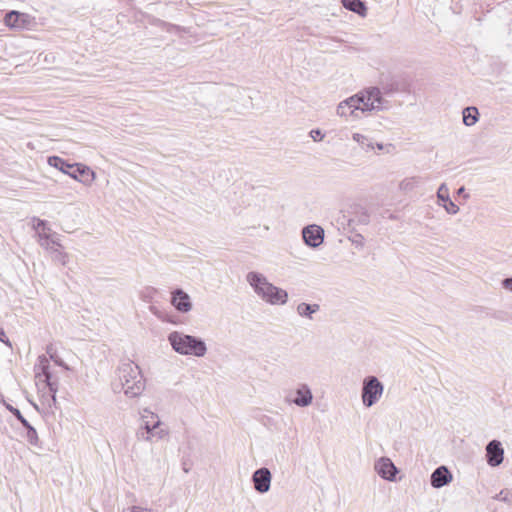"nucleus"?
I'll use <instances>...</instances> for the list:
<instances>
[{
  "instance_id": "1",
  "label": "nucleus",
  "mask_w": 512,
  "mask_h": 512,
  "mask_svg": "<svg viewBox=\"0 0 512 512\" xmlns=\"http://www.w3.org/2000/svg\"><path fill=\"white\" fill-rule=\"evenodd\" d=\"M384 109V99L379 88L370 87L343 101L336 108V114L341 118L359 119L365 112Z\"/></svg>"
},
{
  "instance_id": "2",
  "label": "nucleus",
  "mask_w": 512,
  "mask_h": 512,
  "mask_svg": "<svg viewBox=\"0 0 512 512\" xmlns=\"http://www.w3.org/2000/svg\"><path fill=\"white\" fill-rule=\"evenodd\" d=\"M246 281L254 293L270 305H285L288 301L286 290L273 285L262 273L251 271L246 275Z\"/></svg>"
},
{
  "instance_id": "3",
  "label": "nucleus",
  "mask_w": 512,
  "mask_h": 512,
  "mask_svg": "<svg viewBox=\"0 0 512 512\" xmlns=\"http://www.w3.org/2000/svg\"><path fill=\"white\" fill-rule=\"evenodd\" d=\"M121 389L127 397L135 398L142 394L145 389V381L141 370L132 361H125L120 364L117 370Z\"/></svg>"
},
{
  "instance_id": "4",
  "label": "nucleus",
  "mask_w": 512,
  "mask_h": 512,
  "mask_svg": "<svg viewBox=\"0 0 512 512\" xmlns=\"http://www.w3.org/2000/svg\"><path fill=\"white\" fill-rule=\"evenodd\" d=\"M168 341L173 350L181 355L203 357L207 352V346L203 340L183 332H171L168 335Z\"/></svg>"
},
{
  "instance_id": "5",
  "label": "nucleus",
  "mask_w": 512,
  "mask_h": 512,
  "mask_svg": "<svg viewBox=\"0 0 512 512\" xmlns=\"http://www.w3.org/2000/svg\"><path fill=\"white\" fill-rule=\"evenodd\" d=\"M51 167H54L64 174L69 175L72 179L82 183L85 186H91L96 179L95 172L82 163L69 164L58 156H50L47 160Z\"/></svg>"
},
{
  "instance_id": "6",
  "label": "nucleus",
  "mask_w": 512,
  "mask_h": 512,
  "mask_svg": "<svg viewBox=\"0 0 512 512\" xmlns=\"http://www.w3.org/2000/svg\"><path fill=\"white\" fill-rule=\"evenodd\" d=\"M35 365V377L37 382H43L48 387L49 393L42 395V402L48 407L56 404V393L58 391V381L53 379L49 371V360L45 355H40Z\"/></svg>"
},
{
  "instance_id": "7",
  "label": "nucleus",
  "mask_w": 512,
  "mask_h": 512,
  "mask_svg": "<svg viewBox=\"0 0 512 512\" xmlns=\"http://www.w3.org/2000/svg\"><path fill=\"white\" fill-rule=\"evenodd\" d=\"M384 385L375 376H368L363 380L361 398L364 406L372 407L381 398Z\"/></svg>"
},
{
  "instance_id": "8",
  "label": "nucleus",
  "mask_w": 512,
  "mask_h": 512,
  "mask_svg": "<svg viewBox=\"0 0 512 512\" xmlns=\"http://www.w3.org/2000/svg\"><path fill=\"white\" fill-rule=\"evenodd\" d=\"M169 435V429L167 426L161 421L157 420L156 424H148L141 425V427L136 432V437L138 440L146 441V442H154L165 439Z\"/></svg>"
},
{
  "instance_id": "9",
  "label": "nucleus",
  "mask_w": 512,
  "mask_h": 512,
  "mask_svg": "<svg viewBox=\"0 0 512 512\" xmlns=\"http://www.w3.org/2000/svg\"><path fill=\"white\" fill-rule=\"evenodd\" d=\"M4 23L9 28L30 29L34 25L35 19L27 13L12 10L5 15Z\"/></svg>"
},
{
  "instance_id": "10",
  "label": "nucleus",
  "mask_w": 512,
  "mask_h": 512,
  "mask_svg": "<svg viewBox=\"0 0 512 512\" xmlns=\"http://www.w3.org/2000/svg\"><path fill=\"white\" fill-rule=\"evenodd\" d=\"M304 243L311 247H319L324 240V230L316 224L308 225L302 230Z\"/></svg>"
},
{
  "instance_id": "11",
  "label": "nucleus",
  "mask_w": 512,
  "mask_h": 512,
  "mask_svg": "<svg viewBox=\"0 0 512 512\" xmlns=\"http://www.w3.org/2000/svg\"><path fill=\"white\" fill-rule=\"evenodd\" d=\"M272 475L268 468L262 467L257 469L252 475L254 489L264 494L270 490Z\"/></svg>"
},
{
  "instance_id": "12",
  "label": "nucleus",
  "mask_w": 512,
  "mask_h": 512,
  "mask_svg": "<svg viewBox=\"0 0 512 512\" xmlns=\"http://www.w3.org/2000/svg\"><path fill=\"white\" fill-rule=\"evenodd\" d=\"M171 304L181 313H188L192 309L191 298L182 289H176L171 293Z\"/></svg>"
},
{
  "instance_id": "13",
  "label": "nucleus",
  "mask_w": 512,
  "mask_h": 512,
  "mask_svg": "<svg viewBox=\"0 0 512 512\" xmlns=\"http://www.w3.org/2000/svg\"><path fill=\"white\" fill-rule=\"evenodd\" d=\"M487 463L492 466H498L503 462L504 450L501 443L497 440H492L486 446Z\"/></svg>"
},
{
  "instance_id": "14",
  "label": "nucleus",
  "mask_w": 512,
  "mask_h": 512,
  "mask_svg": "<svg viewBox=\"0 0 512 512\" xmlns=\"http://www.w3.org/2000/svg\"><path fill=\"white\" fill-rule=\"evenodd\" d=\"M294 394L295 397L292 399H287V401L295 404L298 407H307L313 401L312 391L307 384H299Z\"/></svg>"
},
{
  "instance_id": "15",
  "label": "nucleus",
  "mask_w": 512,
  "mask_h": 512,
  "mask_svg": "<svg viewBox=\"0 0 512 512\" xmlns=\"http://www.w3.org/2000/svg\"><path fill=\"white\" fill-rule=\"evenodd\" d=\"M453 479V476L446 466H439L431 474L430 482L434 488H441L448 485Z\"/></svg>"
},
{
  "instance_id": "16",
  "label": "nucleus",
  "mask_w": 512,
  "mask_h": 512,
  "mask_svg": "<svg viewBox=\"0 0 512 512\" xmlns=\"http://www.w3.org/2000/svg\"><path fill=\"white\" fill-rule=\"evenodd\" d=\"M375 470L384 479L392 481L397 473V468L389 458L382 457L375 463Z\"/></svg>"
},
{
  "instance_id": "17",
  "label": "nucleus",
  "mask_w": 512,
  "mask_h": 512,
  "mask_svg": "<svg viewBox=\"0 0 512 512\" xmlns=\"http://www.w3.org/2000/svg\"><path fill=\"white\" fill-rule=\"evenodd\" d=\"M437 198L444 202L443 207L448 214L455 215L459 212V207L450 199L449 189L445 183H442L437 190Z\"/></svg>"
},
{
  "instance_id": "18",
  "label": "nucleus",
  "mask_w": 512,
  "mask_h": 512,
  "mask_svg": "<svg viewBox=\"0 0 512 512\" xmlns=\"http://www.w3.org/2000/svg\"><path fill=\"white\" fill-rule=\"evenodd\" d=\"M320 310V305L317 303H299L296 307L297 314L302 318L313 320V315Z\"/></svg>"
},
{
  "instance_id": "19",
  "label": "nucleus",
  "mask_w": 512,
  "mask_h": 512,
  "mask_svg": "<svg viewBox=\"0 0 512 512\" xmlns=\"http://www.w3.org/2000/svg\"><path fill=\"white\" fill-rule=\"evenodd\" d=\"M342 5L359 16L365 17L367 14V7L361 0H341Z\"/></svg>"
},
{
  "instance_id": "20",
  "label": "nucleus",
  "mask_w": 512,
  "mask_h": 512,
  "mask_svg": "<svg viewBox=\"0 0 512 512\" xmlns=\"http://www.w3.org/2000/svg\"><path fill=\"white\" fill-rule=\"evenodd\" d=\"M48 252L51 254L52 260L66 266L69 262V254L63 250L62 245L52 246Z\"/></svg>"
},
{
  "instance_id": "21",
  "label": "nucleus",
  "mask_w": 512,
  "mask_h": 512,
  "mask_svg": "<svg viewBox=\"0 0 512 512\" xmlns=\"http://www.w3.org/2000/svg\"><path fill=\"white\" fill-rule=\"evenodd\" d=\"M39 237V244L42 248L45 250H49L52 246H60V242H58L53 235L49 233L48 230L45 231H39L38 233Z\"/></svg>"
},
{
  "instance_id": "22",
  "label": "nucleus",
  "mask_w": 512,
  "mask_h": 512,
  "mask_svg": "<svg viewBox=\"0 0 512 512\" xmlns=\"http://www.w3.org/2000/svg\"><path fill=\"white\" fill-rule=\"evenodd\" d=\"M352 139L353 141H355L360 147L362 150H364L365 152H370L372 150H374L375 146L372 142V140L364 135V134H361V133H353L352 134Z\"/></svg>"
},
{
  "instance_id": "23",
  "label": "nucleus",
  "mask_w": 512,
  "mask_h": 512,
  "mask_svg": "<svg viewBox=\"0 0 512 512\" xmlns=\"http://www.w3.org/2000/svg\"><path fill=\"white\" fill-rule=\"evenodd\" d=\"M463 123L466 126H473L478 121L479 112L474 106L464 108L463 112Z\"/></svg>"
},
{
  "instance_id": "24",
  "label": "nucleus",
  "mask_w": 512,
  "mask_h": 512,
  "mask_svg": "<svg viewBox=\"0 0 512 512\" xmlns=\"http://www.w3.org/2000/svg\"><path fill=\"white\" fill-rule=\"evenodd\" d=\"M157 293L158 291L156 288L147 286L140 291L139 296L140 299L143 300L144 302L151 303L154 301V298L157 295Z\"/></svg>"
},
{
  "instance_id": "25",
  "label": "nucleus",
  "mask_w": 512,
  "mask_h": 512,
  "mask_svg": "<svg viewBox=\"0 0 512 512\" xmlns=\"http://www.w3.org/2000/svg\"><path fill=\"white\" fill-rule=\"evenodd\" d=\"M418 183L419 181L416 177L405 178L399 183V189L405 192L411 191L418 185Z\"/></svg>"
},
{
  "instance_id": "26",
  "label": "nucleus",
  "mask_w": 512,
  "mask_h": 512,
  "mask_svg": "<svg viewBox=\"0 0 512 512\" xmlns=\"http://www.w3.org/2000/svg\"><path fill=\"white\" fill-rule=\"evenodd\" d=\"M141 420L142 425H145L146 423L153 425L156 424V421L160 420V418L156 413L150 411L149 409H144L141 413Z\"/></svg>"
},
{
  "instance_id": "27",
  "label": "nucleus",
  "mask_w": 512,
  "mask_h": 512,
  "mask_svg": "<svg viewBox=\"0 0 512 512\" xmlns=\"http://www.w3.org/2000/svg\"><path fill=\"white\" fill-rule=\"evenodd\" d=\"M27 429L26 438L27 441L31 445H37L38 444V434L36 429L30 425V423L27 421V425H23Z\"/></svg>"
},
{
  "instance_id": "28",
  "label": "nucleus",
  "mask_w": 512,
  "mask_h": 512,
  "mask_svg": "<svg viewBox=\"0 0 512 512\" xmlns=\"http://www.w3.org/2000/svg\"><path fill=\"white\" fill-rule=\"evenodd\" d=\"M5 407L8 411H10L19 421L22 425H27V420L24 418V416L21 414L20 410L13 407L10 404H5Z\"/></svg>"
},
{
  "instance_id": "29",
  "label": "nucleus",
  "mask_w": 512,
  "mask_h": 512,
  "mask_svg": "<svg viewBox=\"0 0 512 512\" xmlns=\"http://www.w3.org/2000/svg\"><path fill=\"white\" fill-rule=\"evenodd\" d=\"M309 135L313 139V141H315V142H320L325 137V133L322 130H320V129H312L309 132Z\"/></svg>"
},
{
  "instance_id": "30",
  "label": "nucleus",
  "mask_w": 512,
  "mask_h": 512,
  "mask_svg": "<svg viewBox=\"0 0 512 512\" xmlns=\"http://www.w3.org/2000/svg\"><path fill=\"white\" fill-rule=\"evenodd\" d=\"M161 26L169 33L180 32L182 28L180 26L160 21Z\"/></svg>"
},
{
  "instance_id": "31",
  "label": "nucleus",
  "mask_w": 512,
  "mask_h": 512,
  "mask_svg": "<svg viewBox=\"0 0 512 512\" xmlns=\"http://www.w3.org/2000/svg\"><path fill=\"white\" fill-rule=\"evenodd\" d=\"M497 500L503 501V502H511L510 499V493L506 490H502L500 493H498L495 497Z\"/></svg>"
},
{
  "instance_id": "32",
  "label": "nucleus",
  "mask_w": 512,
  "mask_h": 512,
  "mask_svg": "<svg viewBox=\"0 0 512 512\" xmlns=\"http://www.w3.org/2000/svg\"><path fill=\"white\" fill-rule=\"evenodd\" d=\"M124 512H151V509L144 508L138 505H133L125 509Z\"/></svg>"
},
{
  "instance_id": "33",
  "label": "nucleus",
  "mask_w": 512,
  "mask_h": 512,
  "mask_svg": "<svg viewBox=\"0 0 512 512\" xmlns=\"http://www.w3.org/2000/svg\"><path fill=\"white\" fill-rule=\"evenodd\" d=\"M35 229L38 232L45 231V230L50 231V229L46 227V222L44 220H40V219L37 220V225L35 226Z\"/></svg>"
},
{
  "instance_id": "34",
  "label": "nucleus",
  "mask_w": 512,
  "mask_h": 512,
  "mask_svg": "<svg viewBox=\"0 0 512 512\" xmlns=\"http://www.w3.org/2000/svg\"><path fill=\"white\" fill-rule=\"evenodd\" d=\"M502 286L503 288H505L506 290H509L512 292V277H509V278H505L503 281H502Z\"/></svg>"
},
{
  "instance_id": "35",
  "label": "nucleus",
  "mask_w": 512,
  "mask_h": 512,
  "mask_svg": "<svg viewBox=\"0 0 512 512\" xmlns=\"http://www.w3.org/2000/svg\"><path fill=\"white\" fill-rule=\"evenodd\" d=\"M47 353L49 354L50 358L58 365H62V362L60 360H58L54 353H53V347L50 345L47 347Z\"/></svg>"
},
{
  "instance_id": "36",
  "label": "nucleus",
  "mask_w": 512,
  "mask_h": 512,
  "mask_svg": "<svg viewBox=\"0 0 512 512\" xmlns=\"http://www.w3.org/2000/svg\"><path fill=\"white\" fill-rule=\"evenodd\" d=\"M0 341L5 343L8 346H11V344L9 342V339L6 336V333H5V331L2 328H0Z\"/></svg>"
},
{
  "instance_id": "37",
  "label": "nucleus",
  "mask_w": 512,
  "mask_h": 512,
  "mask_svg": "<svg viewBox=\"0 0 512 512\" xmlns=\"http://www.w3.org/2000/svg\"><path fill=\"white\" fill-rule=\"evenodd\" d=\"M149 311L154 314L155 316H157L159 319H163L162 318V315H161V312L159 311V309L153 305H151L149 307Z\"/></svg>"
},
{
  "instance_id": "38",
  "label": "nucleus",
  "mask_w": 512,
  "mask_h": 512,
  "mask_svg": "<svg viewBox=\"0 0 512 512\" xmlns=\"http://www.w3.org/2000/svg\"><path fill=\"white\" fill-rule=\"evenodd\" d=\"M378 150H383L384 149V145L382 143H377L376 145H374Z\"/></svg>"
},
{
  "instance_id": "39",
  "label": "nucleus",
  "mask_w": 512,
  "mask_h": 512,
  "mask_svg": "<svg viewBox=\"0 0 512 512\" xmlns=\"http://www.w3.org/2000/svg\"><path fill=\"white\" fill-rule=\"evenodd\" d=\"M464 191V187H461L458 189V194L462 193Z\"/></svg>"
},
{
  "instance_id": "40",
  "label": "nucleus",
  "mask_w": 512,
  "mask_h": 512,
  "mask_svg": "<svg viewBox=\"0 0 512 512\" xmlns=\"http://www.w3.org/2000/svg\"><path fill=\"white\" fill-rule=\"evenodd\" d=\"M384 89H385L387 92H392V91H394L392 88H391V89H388L387 87H384Z\"/></svg>"
}]
</instances>
